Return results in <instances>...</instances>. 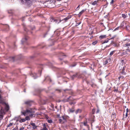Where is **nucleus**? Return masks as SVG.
Returning a JSON list of instances; mask_svg holds the SVG:
<instances>
[{"label":"nucleus","mask_w":130,"mask_h":130,"mask_svg":"<svg viewBox=\"0 0 130 130\" xmlns=\"http://www.w3.org/2000/svg\"><path fill=\"white\" fill-rule=\"evenodd\" d=\"M24 127H22L20 129V130H24Z\"/></svg>","instance_id":"nucleus-42"},{"label":"nucleus","mask_w":130,"mask_h":130,"mask_svg":"<svg viewBox=\"0 0 130 130\" xmlns=\"http://www.w3.org/2000/svg\"><path fill=\"white\" fill-rule=\"evenodd\" d=\"M69 104L70 105H72V104H75V103L73 102H70Z\"/></svg>","instance_id":"nucleus-28"},{"label":"nucleus","mask_w":130,"mask_h":130,"mask_svg":"<svg viewBox=\"0 0 130 130\" xmlns=\"http://www.w3.org/2000/svg\"><path fill=\"white\" fill-rule=\"evenodd\" d=\"M121 73L122 74H123V75H125L126 74V73L124 71H122L121 72Z\"/></svg>","instance_id":"nucleus-27"},{"label":"nucleus","mask_w":130,"mask_h":130,"mask_svg":"<svg viewBox=\"0 0 130 130\" xmlns=\"http://www.w3.org/2000/svg\"><path fill=\"white\" fill-rule=\"evenodd\" d=\"M13 130H18V128H16V129H14Z\"/></svg>","instance_id":"nucleus-52"},{"label":"nucleus","mask_w":130,"mask_h":130,"mask_svg":"<svg viewBox=\"0 0 130 130\" xmlns=\"http://www.w3.org/2000/svg\"><path fill=\"white\" fill-rule=\"evenodd\" d=\"M119 29V27H118L115 29L114 31H115L117 30L118 29Z\"/></svg>","instance_id":"nucleus-40"},{"label":"nucleus","mask_w":130,"mask_h":130,"mask_svg":"<svg viewBox=\"0 0 130 130\" xmlns=\"http://www.w3.org/2000/svg\"><path fill=\"white\" fill-rule=\"evenodd\" d=\"M106 37V35H101L99 36V38L100 39H103L105 38Z\"/></svg>","instance_id":"nucleus-11"},{"label":"nucleus","mask_w":130,"mask_h":130,"mask_svg":"<svg viewBox=\"0 0 130 130\" xmlns=\"http://www.w3.org/2000/svg\"><path fill=\"white\" fill-rule=\"evenodd\" d=\"M99 1H95L93 2H92L91 3L92 5H97L99 3Z\"/></svg>","instance_id":"nucleus-5"},{"label":"nucleus","mask_w":130,"mask_h":130,"mask_svg":"<svg viewBox=\"0 0 130 130\" xmlns=\"http://www.w3.org/2000/svg\"><path fill=\"white\" fill-rule=\"evenodd\" d=\"M66 121L65 118L64 116H62L61 119L59 120V121L60 123H63Z\"/></svg>","instance_id":"nucleus-3"},{"label":"nucleus","mask_w":130,"mask_h":130,"mask_svg":"<svg viewBox=\"0 0 130 130\" xmlns=\"http://www.w3.org/2000/svg\"><path fill=\"white\" fill-rule=\"evenodd\" d=\"M114 2V0H112L110 2V4H112Z\"/></svg>","instance_id":"nucleus-32"},{"label":"nucleus","mask_w":130,"mask_h":130,"mask_svg":"<svg viewBox=\"0 0 130 130\" xmlns=\"http://www.w3.org/2000/svg\"><path fill=\"white\" fill-rule=\"evenodd\" d=\"M60 59L61 60L62 59H60Z\"/></svg>","instance_id":"nucleus-63"},{"label":"nucleus","mask_w":130,"mask_h":130,"mask_svg":"<svg viewBox=\"0 0 130 130\" xmlns=\"http://www.w3.org/2000/svg\"><path fill=\"white\" fill-rule=\"evenodd\" d=\"M3 115H0V120H1L3 119Z\"/></svg>","instance_id":"nucleus-22"},{"label":"nucleus","mask_w":130,"mask_h":130,"mask_svg":"<svg viewBox=\"0 0 130 130\" xmlns=\"http://www.w3.org/2000/svg\"><path fill=\"white\" fill-rule=\"evenodd\" d=\"M113 116H116V115H115V114H113Z\"/></svg>","instance_id":"nucleus-56"},{"label":"nucleus","mask_w":130,"mask_h":130,"mask_svg":"<svg viewBox=\"0 0 130 130\" xmlns=\"http://www.w3.org/2000/svg\"><path fill=\"white\" fill-rule=\"evenodd\" d=\"M70 90L69 89H65V90H64L65 91H70Z\"/></svg>","instance_id":"nucleus-41"},{"label":"nucleus","mask_w":130,"mask_h":130,"mask_svg":"<svg viewBox=\"0 0 130 130\" xmlns=\"http://www.w3.org/2000/svg\"><path fill=\"white\" fill-rule=\"evenodd\" d=\"M81 112V110L80 109H78L75 112V113L76 114L78 113H80Z\"/></svg>","instance_id":"nucleus-13"},{"label":"nucleus","mask_w":130,"mask_h":130,"mask_svg":"<svg viewBox=\"0 0 130 130\" xmlns=\"http://www.w3.org/2000/svg\"><path fill=\"white\" fill-rule=\"evenodd\" d=\"M86 10V9H85L82 10L80 11L79 13V15H80L85 11Z\"/></svg>","instance_id":"nucleus-12"},{"label":"nucleus","mask_w":130,"mask_h":130,"mask_svg":"<svg viewBox=\"0 0 130 130\" xmlns=\"http://www.w3.org/2000/svg\"><path fill=\"white\" fill-rule=\"evenodd\" d=\"M3 114V111H2V110H0V115Z\"/></svg>","instance_id":"nucleus-36"},{"label":"nucleus","mask_w":130,"mask_h":130,"mask_svg":"<svg viewBox=\"0 0 130 130\" xmlns=\"http://www.w3.org/2000/svg\"><path fill=\"white\" fill-rule=\"evenodd\" d=\"M41 130H48L47 128H43Z\"/></svg>","instance_id":"nucleus-30"},{"label":"nucleus","mask_w":130,"mask_h":130,"mask_svg":"<svg viewBox=\"0 0 130 130\" xmlns=\"http://www.w3.org/2000/svg\"><path fill=\"white\" fill-rule=\"evenodd\" d=\"M114 43V42L113 41H111V43Z\"/></svg>","instance_id":"nucleus-55"},{"label":"nucleus","mask_w":130,"mask_h":130,"mask_svg":"<svg viewBox=\"0 0 130 130\" xmlns=\"http://www.w3.org/2000/svg\"><path fill=\"white\" fill-rule=\"evenodd\" d=\"M93 37V36H91L90 37V39H91Z\"/></svg>","instance_id":"nucleus-54"},{"label":"nucleus","mask_w":130,"mask_h":130,"mask_svg":"<svg viewBox=\"0 0 130 130\" xmlns=\"http://www.w3.org/2000/svg\"><path fill=\"white\" fill-rule=\"evenodd\" d=\"M51 22H55V23H58L60 22L61 20H60V21L59 22H58V20L57 19H51Z\"/></svg>","instance_id":"nucleus-4"},{"label":"nucleus","mask_w":130,"mask_h":130,"mask_svg":"<svg viewBox=\"0 0 130 130\" xmlns=\"http://www.w3.org/2000/svg\"><path fill=\"white\" fill-rule=\"evenodd\" d=\"M125 66H123V69H122V71H124L125 70Z\"/></svg>","instance_id":"nucleus-38"},{"label":"nucleus","mask_w":130,"mask_h":130,"mask_svg":"<svg viewBox=\"0 0 130 130\" xmlns=\"http://www.w3.org/2000/svg\"><path fill=\"white\" fill-rule=\"evenodd\" d=\"M30 111L28 108L27 107H26V110L24 111V112H23L22 111H21V113H22V115H23L25 116L26 113H30Z\"/></svg>","instance_id":"nucleus-1"},{"label":"nucleus","mask_w":130,"mask_h":130,"mask_svg":"<svg viewBox=\"0 0 130 130\" xmlns=\"http://www.w3.org/2000/svg\"><path fill=\"white\" fill-rule=\"evenodd\" d=\"M115 51H113L111 52L110 54V56H111L115 52Z\"/></svg>","instance_id":"nucleus-24"},{"label":"nucleus","mask_w":130,"mask_h":130,"mask_svg":"<svg viewBox=\"0 0 130 130\" xmlns=\"http://www.w3.org/2000/svg\"><path fill=\"white\" fill-rule=\"evenodd\" d=\"M126 30H128V29L127 26H126Z\"/></svg>","instance_id":"nucleus-51"},{"label":"nucleus","mask_w":130,"mask_h":130,"mask_svg":"<svg viewBox=\"0 0 130 130\" xmlns=\"http://www.w3.org/2000/svg\"><path fill=\"white\" fill-rule=\"evenodd\" d=\"M83 130H85L84 129Z\"/></svg>","instance_id":"nucleus-64"},{"label":"nucleus","mask_w":130,"mask_h":130,"mask_svg":"<svg viewBox=\"0 0 130 130\" xmlns=\"http://www.w3.org/2000/svg\"><path fill=\"white\" fill-rule=\"evenodd\" d=\"M21 120H22V121L23 122H25L26 121V120L25 119H21Z\"/></svg>","instance_id":"nucleus-39"},{"label":"nucleus","mask_w":130,"mask_h":130,"mask_svg":"<svg viewBox=\"0 0 130 130\" xmlns=\"http://www.w3.org/2000/svg\"><path fill=\"white\" fill-rule=\"evenodd\" d=\"M24 92H25L26 91H25V89L24 90Z\"/></svg>","instance_id":"nucleus-59"},{"label":"nucleus","mask_w":130,"mask_h":130,"mask_svg":"<svg viewBox=\"0 0 130 130\" xmlns=\"http://www.w3.org/2000/svg\"><path fill=\"white\" fill-rule=\"evenodd\" d=\"M99 112V109H97V111L96 112V113H98Z\"/></svg>","instance_id":"nucleus-46"},{"label":"nucleus","mask_w":130,"mask_h":130,"mask_svg":"<svg viewBox=\"0 0 130 130\" xmlns=\"http://www.w3.org/2000/svg\"><path fill=\"white\" fill-rule=\"evenodd\" d=\"M108 62V61L107 60H106L105 61V64H107Z\"/></svg>","instance_id":"nucleus-44"},{"label":"nucleus","mask_w":130,"mask_h":130,"mask_svg":"<svg viewBox=\"0 0 130 130\" xmlns=\"http://www.w3.org/2000/svg\"><path fill=\"white\" fill-rule=\"evenodd\" d=\"M79 7V5L78 6V7L76 8V9H77V8H78Z\"/></svg>","instance_id":"nucleus-53"},{"label":"nucleus","mask_w":130,"mask_h":130,"mask_svg":"<svg viewBox=\"0 0 130 130\" xmlns=\"http://www.w3.org/2000/svg\"><path fill=\"white\" fill-rule=\"evenodd\" d=\"M114 91L115 92H117V91H118V90L117 89H115L114 90Z\"/></svg>","instance_id":"nucleus-43"},{"label":"nucleus","mask_w":130,"mask_h":130,"mask_svg":"<svg viewBox=\"0 0 130 130\" xmlns=\"http://www.w3.org/2000/svg\"><path fill=\"white\" fill-rule=\"evenodd\" d=\"M71 16H68L67 17H66L65 18H64L62 20V21L64 20L65 22H67V21L69 19L71 18Z\"/></svg>","instance_id":"nucleus-6"},{"label":"nucleus","mask_w":130,"mask_h":130,"mask_svg":"<svg viewBox=\"0 0 130 130\" xmlns=\"http://www.w3.org/2000/svg\"><path fill=\"white\" fill-rule=\"evenodd\" d=\"M25 31H27V29H25Z\"/></svg>","instance_id":"nucleus-57"},{"label":"nucleus","mask_w":130,"mask_h":130,"mask_svg":"<svg viewBox=\"0 0 130 130\" xmlns=\"http://www.w3.org/2000/svg\"><path fill=\"white\" fill-rule=\"evenodd\" d=\"M34 115V114H31L29 116L30 117H32Z\"/></svg>","instance_id":"nucleus-31"},{"label":"nucleus","mask_w":130,"mask_h":130,"mask_svg":"<svg viewBox=\"0 0 130 130\" xmlns=\"http://www.w3.org/2000/svg\"><path fill=\"white\" fill-rule=\"evenodd\" d=\"M57 1H61V0H57Z\"/></svg>","instance_id":"nucleus-61"},{"label":"nucleus","mask_w":130,"mask_h":130,"mask_svg":"<svg viewBox=\"0 0 130 130\" xmlns=\"http://www.w3.org/2000/svg\"><path fill=\"white\" fill-rule=\"evenodd\" d=\"M29 111H30V113H34V111L31 108H28Z\"/></svg>","instance_id":"nucleus-14"},{"label":"nucleus","mask_w":130,"mask_h":130,"mask_svg":"<svg viewBox=\"0 0 130 130\" xmlns=\"http://www.w3.org/2000/svg\"><path fill=\"white\" fill-rule=\"evenodd\" d=\"M128 15H129L130 16V13H128Z\"/></svg>","instance_id":"nucleus-62"},{"label":"nucleus","mask_w":130,"mask_h":130,"mask_svg":"<svg viewBox=\"0 0 130 130\" xmlns=\"http://www.w3.org/2000/svg\"><path fill=\"white\" fill-rule=\"evenodd\" d=\"M122 17H123L124 19L126 18L127 17L126 15L125 14H122Z\"/></svg>","instance_id":"nucleus-19"},{"label":"nucleus","mask_w":130,"mask_h":130,"mask_svg":"<svg viewBox=\"0 0 130 130\" xmlns=\"http://www.w3.org/2000/svg\"><path fill=\"white\" fill-rule=\"evenodd\" d=\"M13 124V123H10L7 126V127H10Z\"/></svg>","instance_id":"nucleus-25"},{"label":"nucleus","mask_w":130,"mask_h":130,"mask_svg":"<svg viewBox=\"0 0 130 130\" xmlns=\"http://www.w3.org/2000/svg\"><path fill=\"white\" fill-rule=\"evenodd\" d=\"M32 101L30 100L25 101L24 102V104L27 105V106H31Z\"/></svg>","instance_id":"nucleus-2"},{"label":"nucleus","mask_w":130,"mask_h":130,"mask_svg":"<svg viewBox=\"0 0 130 130\" xmlns=\"http://www.w3.org/2000/svg\"><path fill=\"white\" fill-rule=\"evenodd\" d=\"M5 109L7 111H8L9 109V107L8 105H6Z\"/></svg>","instance_id":"nucleus-16"},{"label":"nucleus","mask_w":130,"mask_h":130,"mask_svg":"<svg viewBox=\"0 0 130 130\" xmlns=\"http://www.w3.org/2000/svg\"><path fill=\"white\" fill-rule=\"evenodd\" d=\"M10 59H11V61H13L14 60V59L15 58V57H10Z\"/></svg>","instance_id":"nucleus-18"},{"label":"nucleus","mask_w":130,"mask_h":130,"mask_svg":"<svg viewBox=\"0 0 130 130\" xmlns=\"http://www.w3.org/2000/svg\"><path fill=\"white\" fill-rule=\"evenodd\" d=\"M28 39V38L27 37H25L24 38L22 39L21 41L22 43L23 44L24 42H25Z\"/></svg>","instance_id":"nucleus-8"},{"label":"nucleus","mask_w":130,"mask_h":130,"mask_svg":"<svg viewBox=\"0 0 130 130\" xmlns=\"http://www.w3.org/2000/svg\"><path fill=\"white\" fill-rule=\"evenodd\" d=\"M77 74L78 73H76L75 74H74L71 77L72 79L73 80L75 78H76L77 77Z\"/></svg>","instance_id":"nucleus-9"},{"label":"nucleus","mask_w":130,"mask_h":130,"mask_svg":"<svg viewBox=\"0 0 130 130\" xmlns=\"http://www.w3.org/2000/svg\"><path fill=\"white\" fill-rule=\"evenodd\" d=\"M128 108H127L126 109V113H127L128 112Z\"/></svg>","instance_id":"nucleus-45"},{"label":"nucleus","mask_w":130,"mask_h":130,"mask_svg":"<svg viewBox=\"0 0 130 130\" xmlns=\"http://www.w3.org/2000/svg\"><path fill=\"white\" fill-rule=\"evenodd\" d=\"M96 41H95V42H93V43H92V44L94 45L95 44H96Z\"/></svg>","instance_id":"nucleus-34"},{"label":"nucleus","mask_w":130,"mask_h":130,"mask_svg":"<svg viewBox=\"0 0 130 130\" xmlns=\"http://www.w3.org/2000/svg\"><path fill=\"white\" fill-rule=\"evenodd\" d=\"M43 128H47L46 127V124L45 123H44L43 124Z\"/></svg>","instance_id":"nucleus-26"},{"label":"nucleus","mask_w":130,"mask_h":130,"mask_svg":"<svg viewBox=\"0 0 130 130\" xmlns=\"http://www.w3.org/2000/svg\"><path fill=\"white\" fill-rule=\"evenodd\" d=\"M56 91H58L59 92H61V90L60 89H56Z\"/></svg>","instance_id":"nucleus-37"},{"label":"nucleus","mask_w":130,"mask_h":130,"mask_svg":"<svg viewBox=\"0 0 130 130\" xmlns=\"http://www.w3.org/2000/svg\"><path fill=\"white\" fill-rule=\"evenodd\" d=\"M125 47L126 49L127 50L129 48L128 46H130V43H127L125 44Z\"/></svg>","instance_id":"nucleus-10"},{"label":"nucleus","mask_w":130,"mask_h":130,"mask_svg":"<svg viewBox=\"0 0 130 130\" xmlns=\"http://www.w3.org/2000/svg\"><path fill=\"white\" fill-rule=\"evenodd\" d=\"M111 60V59L110 58H109L108 59V60L109 61V62Z\"/></svg>","instance_id":"nucleus-47"},{"label":"nucleus","mask_w":130,"mask_h":130,"mask_svg":"<svg viewBox=\"0 0 130 130\" xmlns=\"http://www.w3.org/2000/svg\"><path fill=\"white\" fill-rule=\"evenodd\" d=\"M115 37V36L114 37H113L112 38H110V39H109L108 40H107L106 41H104V42H103V43H106L108 42V40H110V39H113L114 38V37Z\"/></svg>","instance_id":"nucleus-15"},{"label":"nucleus","mask_w":130,"mask_h":130,"mask_svg":"<svg viewBox=\"0 0 130 130\" xmlns=\"http://www.w3.org/2000/svg\"><path fill=\"white\" fill-rule=\"evenodd\" d=\"M19 122L20 123H21L22 122H23L22 121V120H20V121H19Z\"/></svg>","instance_id":"nucleus-48"},{"label":"nucleus","mask_w":130,"mask_h":130,"mask_svg":"<svg viewBox=\"0 0 130 130\" xmlns=\"http://www.w3.org/2000/svg\"><path fill=\"white\" fill-rule=\"evenodd\" d=\"M33 57H34L33 56H32V57H31V58H32Z\"/></svg>","instance_id":"nucleus-60"},{"label":"nucleus","mask_w":130,"mask_h":130,"mask_svg":"<svg viewBox=\"0 0 130 130\" xmlns=\"http://www.w3.org/2000/svg\"><path fill=\"white\" fill-rule=\"evenodd\" d=\"M69 111L71 112H73L74 111V110L70 108L69 109Z\"/></svg>","instance_id":"nucleus-21"},{"label":"nucleus","mask_w":130,"mask_h":130,"mask_svg":"<svg viewBox=\"0 0 130 130\" xmlns=\"http://www.w3.org/2000/svg\"><path fill=\"white\" fill-rule=\"evenodd\" d=\"M87 121L86 122H85L84 123V125L85 126H87Z\"/></svg>","instance_id":"nucleus-29"},{"label":"nucleus","mask_w":130,"mask_h":130,"mask_svg":"<svg viewBox=\"0 0 130 130\" xmlns=\"http://www.w3.org/2000/svg\"><path fill=\"white\" fill-rule=\"evenodd\" d=\"M80 23H77V24H78V25H79Z\"/></svg>","instance_id":"nucleus-58"},{"label":"nucleus","mask_w":130,"mask_h":130,"mask_svg":"<svg viewBox=\"0 0 130 130\" xmlns=\"http://www.w3.org/2000/svg\"><path fill=\"white\" fill-rule=\"evenodd\" d=\"M124 78V77H123V76H121V77H119V78Z\"/></svg>","instance_id":"nucleus-50"},{"label":"nucleus","mask_w":130,"mask_h":130,"mask_svg":"<svg viewBox=\"0 0 130 130\" xmlns=\"http://www.w3.org/2000/svg\"><path fill=\"white\" fill-rule=\"evenodd\" d=\"M60 56H65V55H64V54H63L62 53H60Z\"/></svg>","instance_id":"nucleus-35"},{"label":"nucleus","mask_w":130,"mask_h":130,"mask_svg":"<svg viewBox=\"0 0 130 130\" xmlns=\"http://www.w3.org/2000/svg\"><path fill=\"white\" fill-rule=\"evenodd\" d=\"M48 122L50 123H51L52 122V121L50 120H48Z\"/></svg>","instance_id":"nucleus-33"},{"label":"nucleus","mask_w":130,"mask_h":130,"mask_svg":"<svg viewBox=\"0 0 130 130\" xmlns=\"http://www.w3.org/2000/svg\"><path fill=\"white\" fill-rule=\"evenodd\" d=\"M30 124L33 126V128L35 129L37 128V126L35 125V123L31 122Z\"/></svg>","instance_id":"nucleus-7"},{"label":"nucleus","mask_w":130,"mask_h":130,"mask_svg":"<svg viewBox=\"0 0 130 130\" xmlns=\"http://www.w3.org/2000/svg\"><path fill=\"white\" fill-rule=\"evenodd\" d=\"M125 116L127 117V113H126Z\"/></svg>","instance_id":"nucleus-49"},{"label":"nucleus","mask_w":130,"mask_h":130,"mask_svg":"<svg viewBox=\"0 0 130 130\" xmlns=\"http://www.w3.org/2000/svg\"><path fill=\"white\" fill-rule=\"evenodd\" d=\"M36 74L34 73V74H32V76L34 77V79H35L37 77V76H36Z\"/></svg>","instance_id":"nucleus-17"},{"label":"nucleus","mask_w":130,"mask_h":130,"mask_svg":"<svg viewBox=\"0 0 130 130\" xmlns=\"http://www.w3.org/2000/svg\"><path fill=\"white\" fill-rule=\"evenodd\" d=\"M71 98V96H70L68 98L67 100V101H69V100H70V101H72V99H70Z\"/></svg>","instance_id":"nucleus-20"},{"label":"nucleus","mask_w":130,"mask_h":130,"mask_svg":"<svg viewBox=\"0 0 130 130\" xmlns=\"http://www.w3.org/2000/svg\"><path fill=\"white\" fill-rule=\"evenodd\" d=\"M26 120H30V118L29 116H27L25 117Z\"/></svg>","instance_id":"nucleus-23"}]
</instances>
